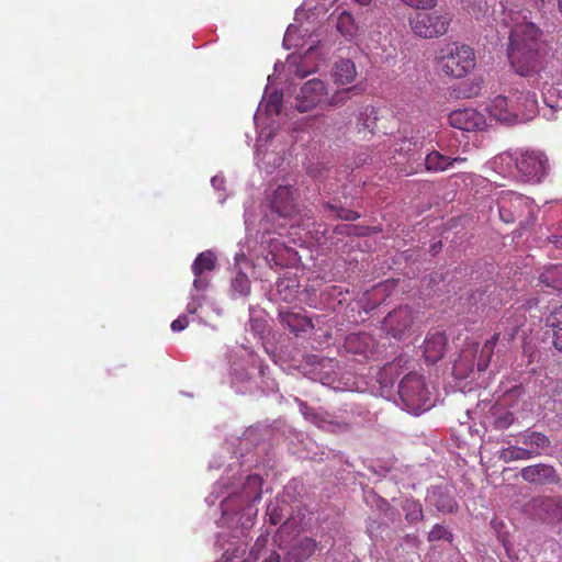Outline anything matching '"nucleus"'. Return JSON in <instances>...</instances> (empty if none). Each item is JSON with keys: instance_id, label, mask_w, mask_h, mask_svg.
Instances as JSON below:
<instances>
[{"instance_id": "7", "label": "nucleus", "mask_w": 562, "mask_h": 562, "mask_svg": "<svg viewBox=\"0 0 562 562\" xmlns=\"http://www.w3.org/2000/svg\"><path fill=\"white\" fill-rule=\"evenodd\" d=\"M499 217L509 224L516 221L521 225H530L537 213L532 200L514 191H502L497 200Z\"/></svg>"}, {"instance_id": "22", "label": "nucleus", "mask_w": 562, "mask_h": 562, "mask_svg": "<svg viewBox=\"0 0 562 562\" xmlns=\"http://www.w3.org/2000/svg\"><path fill=\"white\" fill-rule=\"evenodd\" d=\"M345 349L362 359L370 358L374 352V339L366 333L350 334L346 337Z\"/></svg>"}, {"instance_id": "53", "label": "nucleus", "mask_w": 562, "mask_h": 562, "mask_svg": "<svg viewBox=\"0 0 562 562\" xmlns=\"http://www.w3.org/2000/svg\"><path fill=\"white\" fill-rule=\"evenodd\" d=\"M238 551L239 549H236L231 552V548H227L217 562H233V558L236 557ZM244 562H250V559H246Z\"/></svg>"}, {"instance_id": "36", "label": "nucleus", "mask_w": 562, "mask_h": 562, "mask_svg": "<svg viewBox=\"0 0 562 562\" xmlns=\"http://www.w3.org/2000/svg\"><path fill=\"white\" fill-rule=\"evenodd\" d=\"M540 281L548 288L562 292V266L548 268L541 276Z\"/></svg>"}, {"instance_id": "9", "label": "nucleus", "mask_w": 562, "mask_h": 562, "mask_svg": "<svg viewBox=\"0 0 562 562\" xmlns=\"http://www.w3.org/2000/svg\"><path fill=\"white\" fill-rule=\"evenodd\" d=\"M517 179L539 183L549 172V159L539 149H516Z\"/></svg>"}, {"instance_id": "62", "label": "nucleus", "mask_w": 562, "mask_h": 562, "mask_svg": "<svg viewBox=\"0 0 562 562\" xmlns=\"http://www.w3.org/2000/svg\"><path fill=\"white\" fill-rule=\"evenodd\" d=\"M359 4L367 5L371 0H356Z\"/></svg>"}, {"instance_id": "31", "label": "nucleus", "mask_w": 562, "mask_h": 562, "mask_svg": "<svg viewBox=\"0 0 562 562\" xmlns=\"http://www.w3.org/2000/svg\"><path fill=\"white\" fill-rule=\"evenodd\" d=\"M279 317L281 323L295 334L306 331L312 326L311 321L299 313L280 310Z\"/></svg>"}, {"instance_id": "44", "label": "nucleus", "mask_w": 562, "mask_h": 562, "mask_svg": "<svg viewBox=\"0 0 562 562\" xmlns=\"http://www.w3.org/2000/svg\"><path fill=\"white\" fill-rule=\"evenodd\" d=\"M356 87H351L348 89H342L335 92L328 100L327 103L329 106H340L347 102L349 99L350 91L356 90Z\"/></svg>"}, {"instance_id": "17", "label": "nucleus", "mask_w": 562, "mask_h": 562, "mask_svg": "<svg viewBox=\"0 0 562 562\" xmlns=\"http://www.w3.org/2000/svg\"><path fill=\"white\" fill-rule=\"evenodd\" d=\"M449 124L465 132H480L486 127L485 116L475 109H459L449 114Z\"/></svg>"}, {"instance_id": "59", "label": "nucleus", "mask_w": 562, "mask_h": 562, "mask_svg": "<svg viewBox=\"0 0 562 562\" xmlns=\"http://www.w3.org/2000/svg\"><path fill=\"white\" fill-rule=\"evenodd\" d=\"M294 74L301 78H304L305 76H307L310 74V71H306V70H301L300 68H296L294 70Z\"/></svg>"}, {"instance_id": "51", "label": "nucleus", "mask_w": 562, "mask_h": 562, "mask_svg": "<svg viewBox=\"0 0 562 562\" xmlns=\"http://www.w3.org/2000/svg\"><path fill=\"white\" fill-rule=\"evenodd\" d=\"M268 541L267 536H260L258 537L255 547L251 549L249 557L254 560L258 559L259 550L260 548H263Z\"/></svg>"}, {"instance_id": "12", "label": "nucleus", "mask_w": 562, "mask_h": 562, "mask_svg": "<svg viewBox=\"0 0 562 562\" xmlns=\"http://www.w3.org/2000/svg\"><path fill=\"white\" fill-rule=\"evenodd\" d=\"M312 372L314 374L312 379L318 380L323 385L328 386L334 391L352 390L349 379H346L340 374L338 362L334 359H319L314 364Z\"/></svg>"}, {"instance_id": "38", "label": "nucleus", "mask_w": 562, "mask_h": 562, "mask_svg": "<svg viewBox=\"0 0 562 562\" xmlns=\"http://www.w3.org/2000/svg\"><path fill=\"white\" fill-rule=\"evenodd\" d=\"M499 459L504 462H513V461H525L530 460L531 457L525 450L522 445L509 446L504 448L499 452Z\"/></svg>"}, {"instance_id": "57", "label": "nucleus", "mask_w": 562, "mask_h": 562, "mask_svg": "<svg viewBox=\"0 0 562 562\" xmlns=\"http://www.w3.org/2000/svg\"><path fill=\"white\" fill-rule=\"evenodd\" d=\"M551 0H533V5L538 10L542 11Z\"/></svg>"}, {"instance_id": "50", "label": "nucleus", "mask_w": 562, "mask_h": 562, "mask_svg": "<svg viewBox=\"0 0 562 562\" xmlns=\"http://www.w3.org/2000/svg\"><path fill=\"white\" fill-rule=\"evenodd\" d=\"M188 324L189 321L187 315L182 314L171 323L170 327L172 331H181L188 326Z\"/></svg>"}, {"instance_id": "35", "label": "nucleus", "mask_w": 562, "mask_h": 562, "mask_svg": "<svg viewBox=\"0 0 562 562\" xmlns=\"http://www.w3.org/2000/svg\"><path fill=\"white\" fill-rule=\"evenodd\" d=\"M464 160V158L460 157L451 159L447 156H443L439 151L434 150L426 156L425 166L427 170L437 172L448 169L449 167L453 166L454 162H461Z\"/></svg>"}, {"instance_id": "2", "label": "nucleus", "mask_w": 562, "mask_h": 562, "mask_svg": "<svg viewBox=\"0 0 562 562\" xmlns=\"http://www.w3.org/2000/svg\"><path fill=\"white\" fill-rule=\"evenodd\" d=\"M529 12L521 15L513 10L505 13V22L512 27L509 36L508 58L515 71L528 79L530 86L543 93L547 102V93L557 90L555 86L561 85L552 67H540L539 53L541 48V32L531 22L527 21Z\"/></svg>"}, {"instance_id": "64", "label": "nucleus", "mask_w": 562, "mask_h": 562, "mask_svg": "<svg viewBox=\"0 0 562 562\" xmlns=\"http://www.w3.org/2000/svg\"><path fill=\"white\" fill-rule=\"evenodd\" d=\"M558 247H562V237L554 241Z\"/></svg>"}, {"instance_id": "32", "label": "nucleus", "mask_w": 562, "mask_h": 562, "mask_svg": "<svg viewBox=\"0 0 562 562\" xmlns=\"http://www.w3.org/2000/svg\"><path fill=\"white\" fill-rule=\"evenodd\" d=\"M546 326L552 333L554 347L562 351V305L551 310L546 317Z\"/></svg>"}, {"instance_id": "6", "label": "nucleus", "mask_w": 562, "mask_h": 562, "mask_svg": "<svg viewBox=\"0 0 562 562\" xmlns=\"http://www.w3.org/2000/svg\"><path fill=\"white\" fill-rule=\"evenodd\" d=\"M438 66L449 77L463 78L475 67L474 50L465 44H447L439 52Z\"/></svg>"}, {"instance_id": "14", "label": "nucleus", "mask_w": 562, "mask_h": 562, "mask_svg": "<svg viewBox=\"0 0 562 562\" xmlns=\"http://www.w3.org/2000/svg\"><path fill=\"white\" fill-rule=\"evenodd\" d=\"M327 94L328 90L323 80L311 79L301 88L295 108L299 112H307L317 106Z\"/></svg>"}, {"instance_id": "58", "label": "nucleus", "mask_w": 562, "mask_h": 562, "mask_svg": "<svg viewBox=\"0 0 562 562\" xmlns=\"http://www.w3.org/2000/svg\"><path fill=\"white\" fill-rule=\"evenodd\" d=\"M246 259V255L243 251H239L235 255L236 263H239L241 260Z\"/></svg>"}, {"instance_id": "56", "label": "nucleus", "mask_w": 562, "mask_h": 562, "mask_svg": "<svg viewBox=\"0 0 562 562\" xmlns=\"http://www.w3.org/2000/svg\"><path fill=\"white\" fill-rule=\"evenodd\" d=\"M224 182V178L220 175H216L211 179L212 187L217 191L223 189Z\"/></svg>"}, {"instance_id": "26", "label": "nucleus", "mask_w": 562, "mask_h": 562, "mask_svg": "<svg viewBox=\"0 0 562 562\" xmlns=\"http://www.w3.org/2000/svg\"><path fill=\"white\" fill-rule=\"evenodd\" d=\"M282 98L283 94L281 91H273L268 94V88H266L263 99L254 116L255 124L258 128L260 127V121L263 114L269 117L279 115L282 106Z\"/></svg>"}, {"instance_id": "47", "label": "nucleus", "mask_w": 562, "mask_h": 562, "mask_svg": "<svg viewBox=\"0 0 562 562\" xmlns=\"http://www.w3.org/2000/svg\"><path fill=\"white\" fill-rule=\"evenodd\" d=\"M378 507L381 512L384 513L389 520L394 522L398 519V513L391 508V505L385 499L379 498Z\"/></svg>"}, {"instance_id": "54", "label": "nucleus", "mask_w": 562, "mask_h": 562, "mask_svg": "<svg viewBox=\"0 0 562 562\" xmlns=\"http://www.w3.org/2000/svg\"><path fill=\"white\" fill-rule=\"evenodd\" d=\"M338 216L346 221H353L359 217V214L352 210H342L341 213L338 214Z\"/></svg>"}, {"instance_id": "24", "label": "nucleus", "mask_w": 562, "mask_h": 562, "mask_svg": "<svg viewBox=\"0 0 562 562\" xmlns=\"http://www.w3.org/2000/svg\"><path fill=\"white\" fill-rule=\"evenodd\" d=\"M516 442L524 446L531 459L543 454L550 447L549 438L544 434L533 430L519 434Z\"/></svg>"}, {"instance_id": "29", "label": "nucleus", "mask_w": 562, "mask_h": 562, "mask_svg": "<svg viewBox=\"0 0 562 562\" xmlns=\"http://www.w3.org/2000/svg\"><path fill=\"white\" fill-rule=\"evenodd\" d=\"M427 501L442 513H453L457 508L454 499L440 486H432L428 490Z\"/></svg>"}, {"instance_id": "60", "label": "nucleus", "mask_w": 562, "mask_h": 562, "mask_svg": "<svg viewBox=\"0 0 562 562\" xmlns=\"http://www.w3.org/2000/svg\"><path fill=\"white\" fill-rule=\"evenodd\" d=\"M302 15H304V10L303 9L296 10V12H295V21H299Z\"/></svg>"}, {"instance_id": "55", "label": "nucleus", "mask_w": 562, "mask_h": 562, "mask_svg": "<svg viewBox=\"0 0 562 562\" xmlns=\"http://www.w3.org/2000/svg\"><path fill=\"white\" fill-rule=\"evenodd\" d=\"M261 562H281V557L278 552L271 551L269 553H265Z\"/></svg>"}, {"instance_id": "33", "label": "nucleus", "mask_w": 562, "mask_h": 562, "mask_svg": "<svg viewBox=\"0 0 562 562\" xmlns=\"http://www.w3.org/2000/svg\"><path fill=\"white\" fill-rule=\"evenodd\" d=\"M356 66L350 59H341L335 64L333 70L335 83L340 86L349 85L356 79Z\"/></svg>"}, {"instance_id": "40", "label": "nucleus", "mask_w": 562, "mask_h": 562, "mask_svg": "<svg viewBox=\"0 0 562 562\" xmlns=\"http://www.w3.org/2000/svg\"><path fill=\"white\" fill-rule=\"evenodd\" d=\"M337 30L348 40H351L356 35L357 26L349 12L344 11L340 13L337 19Z\"/></svg>"}, {"instance_id": "13", "label": "nucleus", "mask_w": 562, "mask_h": 562, "mask_svg": "<svg viewBox=\"0 0 562 562\" xmlns=\"http://www.w3.org/2000/svg\"><path fill=\"white\" fill-rule=\"evenodd\" d=\"M413 321L412 310L407 306H402L389 313L383 319L382 327L386 334L401 340L411 334Z\"/></svg>"}, {"instance_id": "16", "label": "nucleus", "mask_w": 562, "mask_h": 562, "mask_svg": "<svg viewBox=\"0 0 562 562\" xmlns=\"http://www.w3.org/2000/svg\"><path fill=\"white\" fill-rule=\"evenodd\" d=\"M217 258L212 250H205L198 255L192 263L194 280L192 286L195 291H205L210 284L209 273L216 268Z\"/></svg>"}, {"instance_id": "10", "label": "nucleus", "mask_w": 562, "mask_h": 562, "mask_svg": "<svg viewBox=\"0 0 562 562\" xmlns=\"http://www.w3.org/2000/svg\"><path fill=\"white\" fill-rule=\"evenodd\" d=\"M257 368L261 378H265L267 367L261 366L259 359L252 353H248L247 359L234 361L231 366V383L237 393H252L256 389V382L248 371V367Z\"/></svg>"}, {"instance_id": "21", "label": "nucleus", "mask_w": 562, "mask_h": 562, "mask_svg": "<svg viewBox=\"0 0 562 562\" xmlns=\"http://www.w3.org/2000/svg\"><path fill=\"white\" fill-rule=\"evenodd\" d=\"M405 360L402 357L385 364L378 373L381 395L390 397L393 394L395 380L403 373Z\"/></svg>"}, {"instance_id": "34", "label": "nucleus", "mask_w": 562, "mask_h": 562, "mask_svg": "<svg viewBox=\"0 0 562 562\" xmlns=\"http://www.w3.org/2000/svg\"><path fill=\"white\" fill-rule=\"evenodd\" d=\"M299 288V281L295 278H283L276 284V295L285 303H292L297 297Z\"/></svg>"}, {"instance_id": "39", "label": "nucleus", "mask_w": 562, "mask_h": 562, "mask_svg": "<svg viewBox=\"0 0 562 562\" xmlns=\"http://www.w3.org/2000/svg\"><path fill=\"white\" fill-rule=\"evenodd\" d=\"M402 509L405 513V519L409 524L420 521L424 517L423 507L418 501L407 498L402 504Z\"/></svg>"}, {"instance_id": "19", "label": "nucleus", "mask_w": 562, "mask_h": 562, "mask_svg": "<svg viewBox=\"0 0 562 562\" xmlns=\"http://www.w3.org/2000/svg\"><path fill=\"white\" fill-rule=\"evenodd\" d=\"M486 110L491 117L503 124L515 125L519 123V114L516 112L513 102L508 104V100L504 95L492 99Z\"/></svg>"}, {"instance_id": "3", "label": "nucleus", "mask_w": 562, "mask_h": 562, "mask_svg": "<svg viewBox=\"0 0 562 562\" xmlns=\"http://www.w3.org/2000/svg\"><path fill=\"white\" fill-rule=\"evenodd\" d=\"M296 214V203L294 190L291 186H279L272 193L269 203L260 210L258 215L255 212L254 203L247 204L245 207V226L246 231L250 233L256 229L260 234L261 244H267L272 255V260L279 265L282 251H291L281 240L282 229L289 225L292 227L293 217Z\"/></svg>"}, {"instance_id": "18", "label": "nucleus", "mask_w": 562, "mask_h": 562, "mask_svg": "<svg viewBox=\"0 0 562 562\" xmlns=\"http://www.w3.org/2000/svg\"><path fill=\"white\" fill-rule=\"evenodd\" d=\"M524 481L533 485H551L560 482V476L554 467L546 463L528 465L521 469Z\"/></svg>"}, {"instance_id": "41", "label": "nucleus", "mask_w": 562, "mask_h": 562, "mask_svg": "<svg viewBox=\"0 0 562 562\" xmlns=\"http://www.w3.org/2000/svg\"><path fill=\"white\" fill-rule=\"evenodd\" d=\"M231 290L233 295L246 296L250 293V281L247 274L237 272L232 279Z\"/></svg>"}, {"instance_id": "63", "label": "nucleus", "mask_w": 562, "mask_h": 562, "mask_svg": "<svg viewBox=\"0 0 562 562\" xmlns=\"http://www.w3.org/2000/svg\"><path fill=\"white\" fill-rule=\"evenodd\" d=\"M249 436H250V431H249V432H247V435H246V437H245V438H243V439L238 438L239 442H240L241 445H244V443L246 442V440L248 439V437H249Z\"/></svg>"}, {"instance_id": "52", "label": "nucleus", "mask_w": 562, "mask_h": 562, "mask_svg": "<svg viewBox=\"0 0 562 562\" xmlns=\"http://www.w3.org/2000/svg\"><path fill=\"white\" fill-rule=\"evenodd\" d=\"M266 328V324L263 321L259 318H250V329L258 336H262Z\"/></svg>"}, {"instance_id": "15", "label": "nucleus", "mask_w": 562, "mask_h": 562, "mask_svg": "<svg viewBox=\"0 0 562 562\" xmlns=\"http://www.w3.org/2000/svg\"><path fill=\"white\" fill-rule=\"evenodd\" d=\"M524 394V390L521 386H515L510 391H508L502 403H497L491 409V415L488 416L490 424L496 429H506L508 428L515 420L514 412H512L507 405L512 403L514 397H519Z\"/></svg>"}, {"instance_id": "25", "label": "nucleus", "mask_w": 562, "mask_h": 562, "mask_svg": "<svg viewBox=\"0 0 562 562\" xmlns=\"http://www.w3.org/2000/svg\"><path fill=\"white\" fill-rule=\"evenodd\" d=\"M270 136H271L270 133L266 134L265 130L260 128L259 135H258L259 144H258L257 150H256V159H257L258 166L260 168H262L263 170H266V172H268V173L273 172L277 168L281 167V165L283 164L282 156H280L279 154H276L273 151L269 153V151L262 149V147H263V145L261 144L262 139L265 138L266 140H268Z\"/></svg>"}, {"instance_id": "45", "label": "nucleus", "mask_w": 562, "mask_h": 562, "mask_svg": "<svg viewBox=\"0 0 562 562\" xmlns=\"http://www.w3.org/2000/svg\"><path fill=\"white\" fill-rule=\"evenodd\" d=\"M404 4L420 10H431L437 5V0H401Z\"/></svg>"}, {"instance_id": "46", "label": "nucleus", "mask_w": 562, "mask_h": 562, "mask_svg": "<svg viewBox=\"0 0 562 562\" xmlns=\"http://www.w3.org/2000/svg\"><path fill=\"white\" fill-rule=\"evenodd\" d=\"M267 515L272 525H278L283 518L282 509L279 508L277 503H270L268 505Z\"/></svg>"}, {"instance_id": "20", "label": "nucleus", "mask_w": 562, "mask_h": 562, "mask_svg": "<svg viewBox=\"0 0 562 562\" xmlns=\"http://www.w3.org/2000/svg\"><path fill=\"white\" fill-rule=\"evenodd\" d=\"M297 402L300 412L302 413L304 418L310 420L317 427L333 432L341 431L347 428L346 423L334 420L333 416L329 415L328 413L315 411L314 408L308 407L307 404L302 401Z\"/></svg>"}, {"instance_id": "28", "label": "nucleus", "mask_w": 562, "mask_h": 562, "mask_svg": "<svg viewBox=\"0 0 562 562\" xmlns=\"http://www.w3.org/2000/svg\"><path fill=\"white\" fill-rule=\"evenodd\" d=\"M447 337L443 333L435 331L427 335L424 342V357L427 362L436 363L446 350Z\"/></svg>"}, {"instance_id": "61", "label": "nucleus", "mask_w": 562, "mask_h": 562, "mask_svg": "<svg viewBox=\"0 0 562 562\" xmlns=\"http://www.w3.org/2000/svg\"><path fill=\"white\" fill-rule=\"evenodd\" d=\"M439 248H440V245L435 244L431 246L430 251L432 252V255H436L439 251Z\"/></svg>"}, {"instance_id": "42", "label": "nucleus", "mask_w": 562, "mask_h": 562, "mask_svg": "<svg viewBox=\"0 0 562 562\" xmlns=\"http://www.w3.org/2000/svg\"><path fill=\"white\" fill-rule=\"evenodd\" d=\"M378 119V110L372 105L364 106L359 114V122L370 132H373Z\"/></svg>"}, {"instance_id": "23", "label": "nucleus", "mask_w": 562, "mask_h": 562, "mask_svg": "<svg viewBox=\"0 0 562 562\" xmlns=\"http://www.w3.org/2000/svg\"><path fill=\"white\" fill-rule=\"evenodd\" d=\"M486 168L503 178H517L516 149L498 154L487 161Z\"/></svg>"}, {"instance_id": "11", "label": "nucleus", "mask_w": 562, "mask_h": 562, "mask_svg": "<svg viewBox=\"0 0 562 562\" xmlns=\"http://www.w3.org/2000/svg\"><path fill=\"white\" fill-rule=\"evenodd\" d=\"M525 512L542 521L560 522L562 521V497L536 496L525 505Z\"/></svg>"}, {"instance_id": "1", "label": "nucleus", "mask_w": 562, "mask_h": 562, "mask_svg": "<svg viewBox=\"0 0 562 562\" xmlns=\"http://www.w3.org/2000/svg\"><path fill=\"white\" fill-rule=\"evenodd\" d=\"M238 468V461L229 463L205 498L209 505H214L223 496L220 526L233 529L234 538L245 537L254 526L258 513L254 505L261 499L262 492V479L258 474L243 476Z\"/></svg>"}, {"instance_id": "8", "label": "nucleus", "mask_w": 562, "mask_h": 562, "mask_svg": "<svg viewBox=\"0 0 562 562\" xmlns=\"http://www.w3.org/2000/svg\"><path fill=\"white\" fill-rule=\"evenodd\" d=\"M420 10L408 18V24L415 36L426 40L445 35L450 26L451 16L441 10Z\"/></svg>"}, {"instance_id": "5", "label": "nucleus", "mask_w": 562, "mask_h": 562, "mask_svg": "<svg viewBox=\"0 0 562 562\" xmlns=\"http://www.w3.org/2000/svg\"><path fill=\"white\" fill-rule=\"evenodd\" d=\"M397 395V404L411 414L419 415L431 407L425 380L417 373L409 372L404 375L398 384Z\"/></svg>"}, {"instance_id": "49", "label": "nucleus", "mask_w": 562, "mask_h": 562, "mask_svg": "<svg viewBox=\"0 0 562 562\" xmlns=\"http://www.w3.org/2000/svg\"><path fill=\"white\" fill-rule=\"evenodd\" d=\"M468 89L464 91L467 98L476 97L481 91V81L476 80L470 83H464Z\"/></svg>"}, {"instance_id": "30", "label": "nucleus", "mask_w": 562, "mask_h": 562, "mask_svg": "<svg viewBox=\"0 0 562 562\" xmlns=\"http://www.w3.org/2000/svg\"><path fill=\"white\" fill-rule=\"evenodd\" d=\"M315 549L316 543L313 539H299L288 551L284 562H303L315 552Z\"/></svg>"}, {"instance_id": "4", "label": "nucleus", "mask_w": 562, "mask_h": 562, "mask_svg": "<svg viewBox=\"0 0 562 562\" xmlns=\"http://www.w3.org/2000/svg\"><path fill=\"white\" fill-rule=\"evenodd\" d=\"M499 335L494 334L483 346L475 341H468L461 349L459 358L454 361L452 371L458 380H467L487 369Z\"/></svg>"}, {"instance_id": "37", "label": "nucleus", "mask_w": 562, "mask_h": 562, "mask_svg": "<svg viewBox=\"0 0 562 562\" xmlns=\"http://www.w3.org/2000/svg\"><path fill=\"white\" fill-rule=\"evenodd\" d=\"M308 29L301 30L294 24L288 26L286 32L283 37V46L286 49H291L293 47H301L304 45L302 40V34H306Z\"/></svg>"}, {"instance_id": "48", "label": "nucleus", "mask_w": 562, "mask_h": 562, "mask_svg": "<svg viewBox=\"0 0 562 562\" xmlns=\"http://www.w3.org/2000/svg\"><path fill=\"white\" fill-rule=\"evenodd\" d=\"M448 536L447 529L441 525H435L432 529L429 531L428 539L430 541H436L440 539H445Z\"/></svg>"}, {"instance_id": "27", "label": "nucleus", "mask_w": 562, "mask_h": 562, "mask_svg": "<svg viewBox=\"0 0 562 562\" xmlns=\"http://www.w3.org/2000/svg\"><path fill=\"white\" fill-rule=\"evenodd\" d=\"M513 104L519 114V123L532 120L538 113V100L533 92L527 91L515 94Z\"/></svg>"}, {"instance_id": "43", "label": "nucleus", "mask_w": 562, "mask_h": 562, "mask_svg": "<svg viewBox=\"0 0 562 562\" xmlns=\"http://www.w3.org/2000/svg\"><path fill=\"white\" fill-rule=\"evenodd\" d=\"M203 293L204 291L198 292L194 290V288L192 289L189 302L186 307L188 314H195L196 311L202 306V303L205 299Z\"/></svg>"}]
</instances>
